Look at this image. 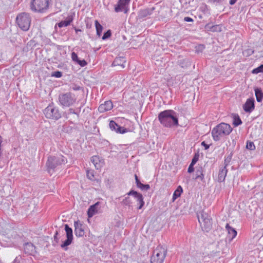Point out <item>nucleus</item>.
<instances>
[{
  "mask_svg": "<svg viewBox=\"0 0 263 263\" xmlns=\"http://www.w3.org/2000/svg\"><path fill=\"white\" fill-rule=\"evenodd\" d=\"M73 21V17L72 16H69L66 20L62 21L57 24L59 28L63 27H67Z\"/></svg>",
  "mask_w": 263,
  "mask_h": 263,
  "instance_id": "obj_23",
  "label": "nucleus"
},
{
  "mask_svg": "<svg viewBox=\"0 0 263 263\" xmlns=\"http://www.w3.org/2000/svg\"><path fill=\"white\" fill-rule=\"evenodd\" d=\"M130 0H119L118 3L115 6L116 12H124L127 13L129 11V4Z\"/></svg>",
  "mask_w": 263,
  "mask_h": 263,
  "instance_id": "obj_11",
  "label": "nucleus"
},
{
  "mask_svg": "<svg viewBox=\"0 0 263 263\" xmlns=\"http://www.w3.org/2000/svg\"><path fill=\"white\" fill-rule=\"evenodd\" d=\"M76 111H77L78 112H79V114H80V110H81V108H77L76 109H75Z\"/></svg>",
  "mask_w": 263,
  "mask_h": 263,
  "instance_id": "obj_59",
  "label": "nucleus"
},
{
  "mask_svg": "<svg viewBox=\"0 0 263 263\" xmlns=\"http://www.w3.org/2000/svg\"><path fill=\"white\" fill-rule=\"evenodd\" d=\"M226 229L228 233V237L230 240H233L237 235L236 230L227 223L226 226Z\"/></svg>",
  "mask_w": 263,
  "mask_h": 263,
  "instance_id": "obj_19",
  "label": "nucleus"
},
{
  "mask_svg": "<svg viewBox=\"0 0 263 263\" xmlns=\"http://www.w3.org/2000/svg\"><path fill=\"white\" fill-rule=\"evenodd\" d=\"M91 161L94 164L96 169L99 170L101 167L102 164L98 156H93L91 158Z\"/></svg>",
  "mask_w": 263,
  "mask_h": 263,
  "instance_id": "obj_24",
  "label": "nucleus"
},
{
  "mask_svg": "<svg viewBox=\"0 0 263 263\" xmlns=\"http://www.w3.org/2000/svg\"><path fill=\"white\" fill-rule=\"evenodd\" d=\"M182 192V187L180 185H179L173 194L172 198L173 201H174L177 198L179 197Z\"/></svg>",
  "mask_w": 263,
  "mask_h": 263,
  "instance_id": "obj_28",
  "label": "nucleus"
},
{
  "mask_svg": "<svg viewBox=\"0 0 263 263\" xmlns=\"http://www.w3.org/2000/svg\"><path fill=\"white\" fill-rule=\"evenodd\" d=\"M13 263H18V262H17L16 261V258L15 259V260H14L13 262Z\"/></svg>",
  "mask_w": 263,
  "mask_h": 263,
  "instance_id": "obj_61",
  "label": "nucleus"
},
{
  "mask_svg": "<svg viewBox=\"0 0 263 263\" xmlns=\"http://www.w3.org/2000/svg\"><path fill=\"white\" fill-rule=\"evenodd\" d=\"M198 48H201V50H202L204 48V46L203 45H200Z\"/></svg>",
  "mask_w": 263,
  "mask_h": 263,
  "instance_id": "obj_58",
  "label": "nucleus"
},
{
  "mask_svg": "<svg viewBox=\"0 0 263 263\" xmlns=\"http://www.w3.org/2000/svg\"><path fill=\"white\" fill-rule=\"evenodd\" d=\"M195 179H200L202 181H204L203 168L202 166L197 167Z\"/></svg>",
  "mask_w": 263,
  "mask_h": 263,
  "instance_id": "obj_22",
  "label": "nucleus"
},
{
  "mask_svg": "<svg viewBox=\"0 0 263 263\" xmlns=\"http://www.w3.org/2000/svg\"><path fill=\"white\" fill-rule=\"evenodd\" d=\"M232 156H233V153L231 152L230 154L227 157H225L224 161V166H226V168H227V166L229 165L230 162H231V161L232 160Z\"/></svg>",
  "mask_w": 263,
  "mask_h": 263,
  "instance_id": "obj_34",
  "label": "nucleus"
},
{
  "mask_svg": "<svg viewBox=\"0 0 263 263\" xmlns=\"http://www.w3.org/2000/svg\"><path fill=\"white\" fill-rule=\"evenodd\" d=\"M35 249V247L31 242H27L24 245V250L26 253H31Z\"/></svg>",
  "mask_w": 263,
  "mask_h": 263,
  "instance_id": "obj_26",
  "label": "nucleus"
},
{
  "mask_svg": "<svg viewBox=\"0 0 263 263\" xmlns=\"http://www.w3.org/2000/svg\"><path fill=\"white\" fill-rule=\"evenodd\" d=\"M121 203L124 205L129 206L132 203V201L130 198L129 197V196L125 197V198H124L122 201Z\"/></svg>",
  "mask_w": 263,
  "mask_h": 263,
  "instance_id": "obj_35",
  "label": "nucleus"
},
{
  "mask_svg": "<svg viewBox=\"0 0 263 263\" xmlns=\"http://www.w3.org/2000/svg\"><path fill=\"white\" fill-rule=\"evenodd\" d=\"M51 77H54L55 78H60L62 77V72L60 71H53L51 74Z\"/></svg>",
  "mask_w": 263,
  "mask_h": 263,
  "instance_id": "obj_41",
  "label": "nucleus"
},
{
  "mask_svg": "<svg viewBox=\"0 0 263 263\" xmlns=\"http://www.w3.org/2000/svg\"><path fill=\"white\" fill-rule=\"evenodd\" d=\"M255 101L253 98L248 99L243 105V109L246 112H251L255 107Z\"/></svg>",
  "mask_w": 263,
  "mask_h": 263,
  "instance_id": "obj_15",
  "label": "nucleus"
},
{
  "mask_svg": "<svg viewBox=\"0 0 263 263\" xmlns=\"http://www.w3.org/2000/svg\"><path fill=\"white\" fill-rule=\"evenodd\" d=\"M233 124L234 126H238L242 123L239 116L237 114H233Z\"/></svg>",
  "mask_w": 263,
  "mask_h": 263,
  "instance_id": "obj_30",
  "label": "nucleus"
},
{
  "mask_svg": "<svg viewBox=\"0 0 263 263\" xmlns=\"http://www.w3.org/2000/svg\"><path fill=\"white\" fill-rule=\"evenodd\" d=\"M70 88H71V89H72L73 90H74V91L80 90L82 88V87H81L74 83L72 84V85Z\"/></svg>",
  "mask_w": 263,
  "mask_h": 263,
  "instance_id": "obj_44",
  "label": "nucleus"
},
{
  "mask_svg": "<svg viewBox=\"0 0 263 263\" xmlns=\"http://www.w3.org/2000/svg\"><path fill=\"white\" fill-rule=\"evenodd\" d=\"M16 22L23 31H27L30 28L31 17L28 13L23 12L17 15Z\"/></svg>",
  "mask_w": 263,
  "mask_h": 263,
  "instance_id": "obj_7",
  "label": "nucleus"
},
{
  "mask_svg": "<svg viewBox=\"0 0 263 263\" xmlns=\"http://www.w3.org/2000/svg\"><path fill=\"white\" fill-rule=\"evenodd\" d=\"M237 1V0H230L229 1V4L230 5H233L236 3Z\"/></svg>",
  "mask_w": 263,
  "mask_h": 263,
  "instance_id": "obj_54",
  "label": "nucleus"
},
{
  "mask_svg": "<svg viewBox=\"0 0 263 263\" xmlns=\"http://www.w3.org/2000/svg\"><path fill=\"white\" fill-rule=\"evenodd\" d=\"M135 178L136 183L137 185L138 183V182H140V180L139 179V178L136 174L135 175Z\"/></svg>",
  "mask_w": 263,
  "mask_h": 263,
  "instance_id": "obj_56",
  "label": "nucleus"
},
{
  "mask_svg": "<svg viewBox=\"0 0 263 263\" xmlns=\"http://www.w3.org/2000/svg\"><path fill=\"white\" fill-rule=\"evenodd\" d=\"M255 94L256 98V100L258 102H261L263 99V92L259 88L255 89Z\"/></svg>",
  "mask_w": 263,
  "mask_h": 263,
  "instance_id": "obj_27",
  "label": "nucleus"
},
{
  "mask_svg": "<svg viewBox=\"0 0 263 263\" xmlns=\"http://www.w3.org/2000/svg\"><path fill=\"white\" fill-rule=\"evenodd\" d=\"M166 253V249L159 245L153 251V254L151 259V263H163Z\"/></svg>",
  "mask_w": 263,
  "mask_h": 263,
  "instance_id": "obj_6",
  "label": "nucleus"
},
{
  "mask_svg": "<svg viewBox=\"0 0 263 263\" xmlns=\"http://www.w3.org/2000/svg\"><path fill=\"white\" fill-rule=\"evenodd\" d=\"M58 100L60 105L63 107H70L73 105L76 101L75 95L70 92L60 94Z\"/></svg>",
  "mask_w": 263,
  "mask_h": 263,
  "instance_id": "obj_8",
  "label": "nucleus"
},
{
  "mask_svg": "<svg viewBox=\"0 0 263 263\" xmlns=\"http://www.w3.org/2000/svg\"><path fill=\"white\" fill-rule=\"evenodd\" d=\"M263 72V64H261L259 66L252 70V73L253 74H257L260 72Z\"/></svg>",
  "mask_w": 263,
  "mask_h": 263,
  "instance_id": "obj_36",
  "label": "nucleus"
},
{
  "mask_svg": "<svg viewBox=\"0 0 263 263\" xmlns=\"http://www.w3.org/2000/svg\"><path fill=\"white\" fill-rule=\"evenodd\" d=\"M95 26L96 28L97 35L98 36H100L102 34L103 27L97 20L95 21Z\"/></svg>",
  "mask_w": 263,
  "mask_h": 263,
  "instance_id": "obj_31",
  "label": "nucleus"
},
{
  "mask_svg": "<svg viewBox=\"0 0 263 263\" xmlns=\"http://www.w3.org/2000/svg\"><path fill=\"white\" fill-rule=\"evenodd\" d=\"M111 35V32L110 30H108L107 31L105 32L103 34V35L102 37L103 40H105L109 37H110Z\"/></svg>",
  "mask_w": 263,
  "mask_h": 263,
  "instance_id": "obj_40",
  "label": "nucleus"
},
{
  "mask_svg": "<svg viewBox=\"0 0 263 263\" xmlns=\"http://www.w3.org/2000/svg\"><path fill=\"white\" fill-rule=\"evenodd\" d=\"M128 129L124 127L118 125L116 132L120 134H124L128 132Z\"/></svg>",
  "mask_w": 263,
  "mask_h": 263,
  "instance_id": "obj_33",
  "label": "nucleus"
},
{
  "mask_svg": "<svg viewBox=\"0 0 263 263\" xmlns=\"http://www.w3.org/2000/svg\"><path fill=\"white\" fill-rule=\"evenodd\" d=\"M59 235L58 232L57 231L53 236V240L52 241V245L54 246H57L59 242V238L58 237Z\"/></svg>",
  "mask_w": 263,
  "mask_h": 263,
  "instance_id": "obj_38",
  "label": "nucleus"
},
{
  "mask_svg": "<svg viewBox=\"0 0 263 263\" xmlns=\"http://www.w3.org/2000/svg\"><path fill=\"white\" fill-rule=\"evenodd\" d=\"M113 108L112 102L110 100L105 101L104 104H101L98 107L100 112H104L111 110Z\"/></svg>",
  "mask_w": 263,
  "mask_h": 263,
  "instance_id": "obj_16",
  "label": "nucleus"
},
{
  "mask_svg": "<svg viewBox=\"0 0 263 263\" xmlns=\"http://www.w3.org/2000/svg\"><path fill=\"white\" fill-rule=\"evenodd\" d=\"M197 217L202 231L209 232L212 228V219L211 216L202 211L197 214Z\"/></svg>",
  "mask_w": 263,
  "mask_h": 263,
  "instance_id": "obj_4",
  "label": "nucleus"
},
{
  "mask_svg": "<svg viewBox=\"0 0 263 263\" xmlns=\"http://www.w3.org/2000/svg\"><path fill=\"white\" fill-rule=\"evenodd\" d=\"M155 10V7L146 8L140 10L138 13L139 18L142 19L152 15Z\"/></svg>",
  "mask_w": 263,
  "mask_h": 263,
  "instance_id": "obj_14",
  "label": "nucleus"
},
{
  "mask_svg": "<svg viewBox=\"0 0 263 263\" xmlns=\"http://www.w3.org/2000/svg\"><path fill=\"white\" fill-rule=\"evenodd\" d=\"M3 142V138L2 136L0 135V158L2 157V143Z\"/></svg>",
  "mask_w": 263,
  "mask_h": 263,
  "instance_id": "obj_53",
  "label": "nucleus"
},
{
  "mask_svg": "<svg viewBox=\"0 0 263 263\" xmlns=\"http://www.w3.org/2000/svg\"><path fill=\"white\" fill-rule=\"evenodd\" d=\"M71 58H72V60L76 62V63H77V61H78L79 60V59L78 57V55L76 53H75L74 52H72V53H71Z\"/></svg>",
  "mask_w": 263,
  "mask_h": 263,
  "instance_id": "obj_46",
  "label": "nucleus"
},
{
  "mask_svg": "<svg viewBox=\"0 0 263 263\" xmlns=\"http://www.w3.org/2000/svg\"><path fill=\"white\" fill-rule=\"evenodd\" d=\"M99 204L100 202H97L89 206L87 211L88 218L92 217L94 215L97 213V209Z\"/></svg>",
  "mask_w": 263,
  "mask_h": 263,
  "instance_id": "obj_18",
  "label": "nucleus"
},
{
  "mask_svg": "<svg viewBox=\"0 0 263 263\" xmlns=\"http://www.w3.org/2000/svg\"><path fill=\"white\" fill-rule=\"evenodd\" d=\"M186 263H198V261L195 257L191 256L187 258Z\"/></svg>",
  "mask_w": 263,
  "mask_h": 263,
  "instance_id": "obj_43",
  "label": "nucleus"
},
{
  "mask_svg": "<svg viewBox=\"0 0 263 263\" xmlns=\"http://www.w3.org/2000/svg\"><path fill=\"white\" fill-rule=\"evenodd\" d=\"M224 0H209V2L213 4H221Z\"/></svg>",
  "mask_w": 263,
  "mask_h": 263,
  "instance_id": "obj_49",
  "label": "nucleus"
},
{
  "mask_svg": "<svg viewBox=\"0 0 263 263\" xmlns=\"http://www.w3.org/2000/svg\"><path fill=\"white\" fill-rule=\"evenodd\" d=\"M45 117L48 119L58 120L61 117V113L58 107L49 104L44 110Z\"/></svg>",
  "mask_w": 263,
  "mask_h": 263,
  "instance_id": "obj_9",
  "label": "nucleus"
},
{
  "mask_svg": "<svg viewBox=\"0 0 263 263\" xmlns=\"http://www.w3.org/2000/svg\"><path fill=\"white\" fill-rule=\"evenodd\" d=\"M205 28L208 30L215 32V31H220V27L218 25H211L210 24H208L205 25Z\"/></svg>",
  "mask_w": 263,
  "mask_h": 263,
  "instance_id": "obj_29",
  "label": "nucleus"
},
{
  "mask_svg": "<svg viewBox=\"0 0 263 263\" xmlns=\"http://www.w3.org/2000/svg\"><path fill=\"white\" fill-rule=\"evenodd\" d=\"M109 125V127L111 129V130H114L116 132L118 124H117L116 123V122H115L114 121L111 120L110 121Z\"/></svg>",
  "mask_w": 263,
  "mask_h": 263,
  "instance_id": "obj_39",
  "label": "nucleus"
},
{
  "mask_svg": "<svg viewBox=\"0 0 263 263\" xmlns=\"http://www.w3.org/2000/svg\"><path fill=\"white\" fill-rule=\"evenodd\" d=\"M194 164H190L188 169H187V172L189 173H193L194 171Z\"/></svg>",
  "mask_w": 263,
  "mask_h": 263,
  "instance_id": "obj_47",
  "label": "nucleus"
},
{
  "mask_svg": "<svg viewBox=\"0 0 263 263\" xmlns=\"http://www.w3.org/2000/svg\"><path fill=\"white\" fill-rule=\"evenodd\" d=\"M74 234L78 237H83L85 234L83 225L79 220L74 221Z\"/></svg>",
  "mask_w": 263,
  "mask_h": 263,
  "instance_id": "obj_13",
  "label": "nucleus"
},
{
  "mask_svg": "<svg viewBox=\"0 0 263 263\" xmlns=\"http://www.w3.org/2000/svg\"><path fill=\"white\" fill-rule=\"evenodd\" d=\"M87 177H88L89 179H91V177H90V176H89V172H87Z\"/></svg>",
  "mask_w": 263,
  "mask_h": 263,
  "instance_id": "obj_60",
  "label": "nucleus"
},
{
  "mask_svg": "<svg viewBox=\"0 0 263 263\" xmlns=\"http://www.w3.org/2000/svg\"><path fill=\"white\" fill-rule=\"evenodd\" d=\"M49 0H32L30 9L34 12L44 13L49 8Z\"/></svg>",
  "mask_w": 263,
  "mask_h": 263,
  "instance_id": "obj_5",
  "label": "nucleus"
},
{
  "mask_svg": "<svg viewBox=\"0 0 263 263\" xmlns=\"http://www.w3.org/2000/svg\"><path fill=\"white\" fill-rule=\"evenodd\" d=\"M232 130V128L229 124L221 123L212 129L211 134L213 140L215 141H218L220 139L221 137L229 135Z\"/></svg>",
  "mask_w": 263,
  "mask_h": 263,
  "instance_id": "obj_3",
  "label": "nucleus"
},
{
  "mask_svg": "<svg viewBox=\"0 0 263 263\" xmlns=\"http://www.w3.org/2000/svg\"><path fill=\"white\" fill-rule=\"evenodd\" d=\"M246 148L249 150H254L255 149V146L253 142L248 141L247 142Z\"/></svg>",
  "mask_w": 263,
  "mask_h": 263,
  "instance_id": "obj_37",
  "label": "nucleus"
},
{
  "mask_svg": "<svg viewBox=\"0 0 263 263\" xmlns=\"http://www.w3.org/2000/svg\"><path fill=\"white\" fill-rule=\"evenodd\" d=\"M199 154L196 153L194 155V156L192 160V162H191V164L195 165L196 163V162L198 161V160H199Z\"/></svg>",
  "mask_w": 263,
  "mask_h": 263,
  "instance_id": "obj_42",
  "label": "nucleus"
},
{
  "mask_svg": "<svg viewBox=\"0 0 263 263\" xmlns=\"http://www.w3.org/2000/svg\"><path fill=\"white\" fill-rule=\"evenodd\" d=\"M178 64L183 68H187L191 66V62L188 59H183L178 60Z\"/></svg>",
  "mask_w": 263,
  "mask_h": 263,
  "instance_id": "obj_21",
  "label": "nucleus"
},
{
  "mask_svg": "<svg viewBox=\"0 0 263 263\" xmlns=\"http://www.w3.org/2000/svg\"><path fill=\"white\" fill-rule=\"evenodd\" d=\"M102 143L103 144V145L104 146H107L108 145H109V142L108 141H107V140H104L102 142Z\"/></svg>",
  "mask_w": 263,
  "mask_h": 263,
  "instance_id": "obj_55",
  "label": "nucleus"
},
{
  "mask_svg": "<svg viewBox=\"0 0 263 263\" xmlns=\"http://www.w3.org/2000/svg\"><path fill=\"white\" fill-rule=\"evenodd\" d=\"M128 196H133L138 202L139 206L137 208L138 209H141L144 205V201L143 200V197L142 195L135 191L133 190H131L128 193L126 194Z\"/></svg>",
  "mask_w": 263,
  "mask_h": 263,
  "instance_id": "obj_12",
  "label": "nucleus"
},
{
  "mask_svg": "<svg viewBox=\"0 0 263 263\" xmlns=\"http://www.w3.org/2000/svg\"><path fill=\"white\" fill-rule=\"evenodd\" d=\"M245 53L247 54V56L251 55L254 53V50L251 49H249L248 50H245Z\"/></svg>",
  "mask_w": 263,
  "mask_h": 263,
  "instance_id": "obj_48",
  "label": "nucleus"
},
{
  "mask_svg": "<svg viewBox=\"0 0 263 263\" xmlns=\"http://www.w3.org/2000/svg\"><path fill=\"white\" fill-rule=\"evenodd\" d=\"M72 130V128L71 127L67 126V127H64L63 130H64V132H66V133H70V132H71Z\"/></svg>",
  "mask_w": 263,
  "mask_h": 263,
  "instance_id": "obj_50",
  "label": "nucleus"
},
{
  "mask_svg": "<svg viewBox=\"0 0 263 263\" xmlns=\"http://www.w3.org/2000/svg\"><path fill=\"white\" fill-rule=\"evenodd\" d=\"M67 162V159L62 155L49 156L46 163L47 171L49 173H52Z\"/></svg>",
  "mask_w": 263,
  "mask_h": 263,
  "instance_id": "obj_2",
  "label": "nucleus"
},
{
  "mask_svg": "<svg viewBox=\"0 0 263 263\" xmlns=\"http://www.w3.org/2000/svg\"><path fill=\"white\" fill-rule=\"evenodd\" d=\"M125 58L124 57H116L111 64L112 67L120 66L121 69L125 68V63H126Z\"/></svg>",
  "mask_w": 263,
  "mask_h": 263,
  "instance_id": "obj_17",
  "label": "nucleus"
},
{
  "mask_svg": "<svg viewBox=\"0 0 263 263\" xmlns=\"http://www.w3.org/2000/svg\"><path fill=\"white\" fill-rule=\"evenodd\" d=\"M71 114L76 115L77 116V120L79 119V118L80 117V115H79V112H78L75 109H74L72 108H69L66 112H65V113L64 114V116L66 119H68L70 118V116Z\"/></svg>",
  "mask_w": 263,
  "mask_h": 263,
  "instance_id": "obj_25",
  "label": "nucleus"
},
{
  "mask_svg": "<svg viewBox=\"0 0 263 263\" xmlns=\"http://www.w3.org/2000/svg\"><path fill=\"white\" fill-rule=\"evenodd\" d=\"M201 144V145L204 146V149L205 150L208 149L210 147V145L206 144L205 141L202 142Z\"/></svg>",
  "mask_w": 263,
  "mask_h": 263,
  "instance_id": "obj_51",
  "label": "nucleus"
},
{
  "mask_svg": "<svg viewBox=\"0 0 263 263\" xmlns=\"http://www.w3.org/2000/svg\"><path fill=\"white\" fill-rule=\"evenodd\" d=\"M73 28H74V30H75V31H76V33L77 34H78V32H81V31H82V30H81V29H78V28H76V27H73Z\"/></svg>",
  "mask_w": 263,
  "mask_h": 263,
  "instance_id": "obj_57",
  "label": "nucleus"
},
{
  "mask_svg": "<svg viewBox=\"0 0 263 263\" xmlns=\"http://www.w3.org/2000/svg\"><path fill=\"white\" fill-rule=\"evenodd\" d=\"M137 186L142 191H147L150 189V186L148 184H144L141 182H138Z\"/></svg>",
  "mask_w": 263,
  "mask_h": 263,
  "instance_id": "obj_32",
  "label": "nucleus"
},
{
  "mask_svg": "<svg viewBox=\"0 0 263 263\" xmlns=\"http://www.w3.org/2000/svg\"><path fill=\"white\" fill-rule=\"evenodd\" d=\"M77 63H78L81 67H84L87 64V62L84 59L79 60L78 61H77Z\"/></svg>",
  "mask_w": 263,
  "mask_h": 263,
  "instance_id": "obj_45",
  "label": "nucleus"
},
{
  "mask_svg": "<svg viewBox=\"0 0 263 263\" xmlns=\"http://www.w3.org/2000/svg\"><path fill=\"white\" fill-rule=\"evenodd\" d=\"M64 229L66 232L67 239L62 241L61 247L65 250H67V246H69L73 240V231L72 228L69 227L67 224L64 225Z\"/></svg>",
  "mask_w": 263,
  "mask_h": 263,
  "instance_id": "obj_10",
  "label": "nucleus"
},
{
  "mask_svg": "<svg viewBox=\"0 0 263 263\" xmlns=\"http://www.w3.org/2000/svg\"><path fill=\"white\" fill-rule=\"evenodd\" d=\"M227 173L228 170L226 168V166H223L219 170L218 176V181L219 182H222L225 180Z\"/></svg>",
  "mask_w": 263,
  "mask_h": 263,
  "instance_id": "obj_20",
  "label": "nucleus"
},
{
  "mask_svg": "<svg viewBox=\"0 0 263 263\" xmlns=\"http://www.w3.org/2000/svg\"><path fill=\"white\" fill-rule=\"evenodd\" d=\"M158 119L161 124L165 127L171 128L179 125L177 114L173 110L161 111L158 114Z\"/></svg>",
  "mask_w": 263,
  "mask_h": 263,
  "instance_id": "obj_1",
  "label": "nucleus"
},
{
  "mask_svg": "<svg viewBox=\"0 0 263 263\" xmlns=\"http://www.w3.org/2000/svg\"><path fill=\"white\" fill-rule=\"evenodd\" d=\"M184 21L187 22H193L194 20L191 17L187 16L184 18Z\"/></svg>",
  "mask_w": 263,
  "mask_h": 263,
  "instance_id": "obj_52",
  "label": "nucleus"
}]
</instances>
